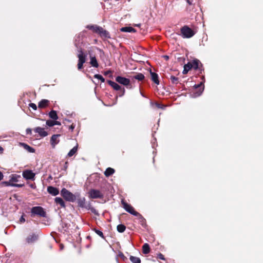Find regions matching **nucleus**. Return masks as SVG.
I'll return each mask as SVG.
<instances>
[{"mask_svg":"<svg viewBox=\"0 0 263 263\" xmlns=\"http://www.w3.org/2000/svg\"><path fill=\"white\" fill-rule=\"evenodd\" d=\"M115 173V170L111 168L108 167L104 172V175L106 177H108L111 175H112Z\"/></svg>","mask_w":263,"mask_h":263,"instance_id":"21","label":"nucleus"},{"mask_svg":"<svg viewBox=\"0 0 263 263\" xmlns=\"http://www.w3.org/2000/svg\"><path fill=\"white\" fill-rule=\"evenodd\" d=\"M20 221L21 222H24L25 220L24 219V218L23 217V216H22L21 218H20Z\"/></svg>","mask_w":263,"mask_h":263,"instance_id":"44","label":"nucleus"},{"mask_svg":"<svg viewBox=\"0 0 263 263\" xmlns=\"http://www.w3.org/2000/svg\"><path fill=\"white\" fill-rule=\"evenodd\" d=\"M49 117L53 119V120H57L58 118L57 112L54 110L51 111L49 114Z\"/></svg>","mask_w":263,"mask_h":263,"instance_id":"28","label":"nucleus"},{"mask_svg":"<svg viewBox=\"0 0 263 263\" xmlns=\"http://www.w3.org/2000/svg\"><path fill=\"white\" fill-rule=\"evenodd\" d=\"M191 63V66H192V68H193L195 69H197L198 68L199 64H200V62L199 60H195Z\"/></svg>","mask_w":263,"mask_h":263,"instance_id":"25","label":"nucleus"},{"mask_svg":"<svg viewBox=\"0 0 263 263\" xmlns=\"http://www.w3.org/2000/svg\"><path fill=\"white\" fill-rule=\"evenodd\" d=\"M90 210L95 214L98 215V213L97 212V210L95 208L91 207L90 208Z\"/></svg>","mask_w":263,"mask_h":263,"instance_id":"37","label":"nucleus"},{"mask_svg":"<svg viewBox=\"0 0 263 263\" xmlns=\"http://www.w3.org/2000/svg\"><path fill=\"white\" fill-rule=\"evenodd\" d=\"M56 203L60 204L62 207H65V203L63 200L60 197H56L55 198Z\"/></svg>","mask_w":263,"mask_h":263,"instance_id":"24","label":"nucleus"},{"mask_svg":"<svg viewBox=\"0 0 263 263\" xmlns=\"http://www.w3.org/2000/svg\"><path fill=\"white\" fill-rule=\"evenodd\" d=\"M3 151V148L0 146V151L2 152Z\"/></svg>","mask_w":263,"mask_h":263,"instance_id":"48","label":"nucleus"},{"mask_svg":"<svg viewBox=\"0 0 263 263\" xmlns=\"http://www.w3.org/2000/svg\"><path fill=\"white\" fill-rule=\"evenodd\" d=\"M156 106L158 108H163V106L162 105H161V104H158V103L156 104Z\"/></svg>","mask_w":263,"mask_h":263,"instance_id":"42","label":"nucleus"},{"mask_svg":"<svg viewBox=\"0 0 263 263\" xmlns=\"http://www.w3.org/2000/svg\"><path fill=\"white\" fill-rule=\"evenodd\" d=\"M30 187H32V188H33L34 187V185L33 184H31L30 185Z\"/></svg>","mask_w":263,"mask_h":263,"instance_id":"49","label":"nucleus"},{"mask_svg":"<svg viewBox=\"0 0 263 263\" xmlns=\"http://www.w3.org/2000/svg\"><path fill=\"white\" fill-rule=\"evenodd\" d=\"M31 216L37 215L40 217H46V212L44 209L41 206H34L31 210Z\"/></svg>","mask_w":263,"mask_h":263,"instance_id":"3","label":"nucleus"},{"mask_svg":"<svg viewBox=\"0 0 263 263\" xmlns=\"http://www.w3.org/2000/svg\"><path fill=\"white\" fill-rule=\"evenodd\" d=\"M12 180H13V181H16V178H15L14 177H12Z\"/></svg>","mask_w":263,"mask_h":263,"instance_id":"47","label":"nucleus"},{"mask_svg":"<svg viewBox=\"0 0 263 263\" xmlns=\"http://www.w3.org/2000/svg\"><path fill=\"white\" fill-rule=\"evenodd\" d=\"M29 107L33 109L34 110H36L37 109V106L34 103H30Z\"/></svg>","mask_w":263,"mask_h":263,"instance_id":"36","label":"nucleus"},{"mask_svg":"<svg viewBox=\"0 0 263 263\" xmlns=\"http://www.w3.org/2000/svg\"><path fill=\"white\" fill-rule=\"evenodd\" d=\"M35 175V173L30 170H26L23 172V177L27 180H34Z\"/></svg>","mask_w":263,"mask_h":263,"instance_id":"8","label":"nucleus"},{"mask_svg":"<svg viewBox=\"0 0 263 263\" xmlns=\"http://www.w3.org/2000/svg\"><path fill=\"white\" fill-rule=\"evenodd\" d=\"M116 81L119 83L125 86L127 88L131 89L132 88L130 83V80L127 78L118 76L116 78Z\"/></svg>","mask_w":263,"mask_h":263,"instance_id":"6","label":"nucleus"},{"mask_svg":"<svg viewBox=\"0 0 263 263\" xmlns=\"http://www.w3.org/2000/svg\"><path fill=\"white\" fill-rule=\"evenodd\" d=\"M3 173L0 171V181L3 179Z\"/></svg>","mask_w":263,"mask_h":263,"instance_id":"43","label":"nucleus"},{"mask_svg":"<svg viewBox=\"0 0 263 263\" xmlns=\"http://www.w3.org/2000/svg\"><path fill=\"white\" fill-rule=\"evenodd\" d=\"M134 78L139 81L142 80L144 78V76L142 73H138L134 76Z\"/></svg>","mask_w":263,"mask_h":263,"instance_id":"31","label":"nucleus"},{"mask_svg":"<svg viewBox=\"0 0 263 263\" xmlns=\"http://www.w3.org/2000/svg\"><path fill=\"white\" fill-rule=\"evenodd\" d=\"M204 89L202 82L200 84L195 85L194 91L191 93V96L192 98L197 97L201 95Z\"/></svg>","mask_w":263,"mask_h":263,"instance_id":"4","label":"nucleus"},{"mask_svg":"<svg viewBox=\"0 0 263 263\" xmlns=\"http://www.w3.org/2000/svg\"><path fill=\"white\" fill-rule=\"evenodd\" d=\"M49 101L46 99L42 100L38 105V107L40 108H44L47 107L49 104Z\"/></svg>","mask_w":263,"mask_h":263,"instance_id":"15","label":"nucleus"},{"mask_svg":"<svg viewBox=\"0 0 263 263\" xmlns=\"http://www.w3.org/2000/svg\"><path fill=\"white\" fill-rule=\"evenodd\" d=\"M78 205L84 208L85 206V199L84 198H80L78 201Z\"/></svg>","mask_w":263,"mask_h":263,"instance_id":"29","label":"nucleus"},{"mask_svg":"<svg viewBox=\"0 0 263 263\" xmlns=\"http://www.w3.org/2000/svg\"><path fill=\"white\" fill-rule=\"evenodd\" d=\"M83 63L81 64V63H79L78 62V68L79 70H81L83 68Z\"/></svg>","mask_w":263,"mask_h":263,"instance_id":"38","label":"nucleus"},{"mask_svg":"<svg viewBox=\"0 0 263 263\" xmlns=\"http://www.w3.org/2000/svg\"><path fill=\"white\" fill-rule=\"evenodd\" d=\"M54 123H55V125H61V123L60 122H58V121H54Z\"/></svg>","mask_w":263,"mask_h":263,"instance_id":"46","label":"nucleus"},{"mask_svg":"<svg viewBox=\"0 0 263 263\" xmlns=\"http://www.w3.org/2000/svg\"><path fill=\"white\" fill-rule=\"evenodd\" d=\"M78 151V144L76 146L73 147L68 153L67 156L69 157H71L73 156Z\"/></svg>","mask_w":263,"mask_h":263,"instance_id":"20","label":"nucleus"},{"mask_svg":"<svg viewBox=\"0 0 263 263\" xmlns=\"http://www.w3.org/2000/svg\"><path fill=\"white\" fill-rule=\"evenodd\" d=\"M60 136V135H53L50 140L51 144L53 148H54L55 145L59 142V140L58 139L59 137Z\"/></svg>","mask_w":263,"mask_h":263,"instance_id":"12","label":"nucleus"},{"mask_svg":"<svg viewBox=\"0 0 263 263\" xmlns=\"http://www.w3.org/2000/svg\"><path fill=\"white\" fill-rule=\"evenodd\" d=\"M24 185L22 184H12V186H16V187H22Z\"/></svg>","mask_w":263,"mask_h":263,"instance_id":"39","label":"nucleus"},{"mask_svg":"<svg viewBox=\"0 0 263 263\" xmlns=\"http://www.w3.org/2000/svg\"><path fill=\"white\" fill-rule=\"evenodd\" d=\"M108 83L115 89L116 90H120L121 89V87L119 85H118L117 83L111 81H108Z\"/></svg>","mask_w":263,"mask_h":263,"instance_id":"19","label":"nucleus"},{"mask_svg":"<svg viewBox=\"0 0 263 263\" xmlns=\"http://www.w3.org/2000/svg\"><path fill=\"white\" fill-rule=\"evenodd\" d=\"M61 194L68 201L73 202L76 200V196L65 188L61 190Z\"/></svg>","mask_w":263,"mask_h":263,"instance_id":"2","label":"nucleus"},{"mask_svg":"<svg viewBox=\"0 0 263 263\" xmlns=\"http://www.w3.org/2000/svg\"><path fill=\"white\" fill-rule=\"evenodd\" d=\"M86 28L99 34L102 37L110 38L109 32L101 27L96 25H89L86 26Z\"/></svg>","mask_w":263,"mask_h":263,"instance_id":"1","label":"nucleus"},{"mask_svg":"<svg viewBox=\"0 0 263 263\" xmlns=\"http://www.w3.org/2000/svg\"><path fill=\"white\" fill-rule=\"evenodd\" d=\"M121 31L125 32H135L136 30L132 27H124L120 29Z\"/></svg>","mask_w":263,"mask_h":263,"instance_id":"17","label":"nucleus"},{"mask_svg":"<svg viewBox=\"0 0 263 263\" xmlns=\"http://www.w3.org/2000/svg\"><path fill=\"white\" fill-rule=\"evenodd\" d=\"M181 32L184 38H190L195 34L193 31L187 26H184L181 29Z\"/></svg>","mask_w":263,"mask_h":263,"instance_id":"5","label":"nucleus"},{"mask_svg":"<svg viewBox=\"0 0 263 263\" xmlns=\"http://www.w3.org/2000/svg\"><path fill=\"white\" fill-rule=\"evenodd\" d=\"M21 144L28 152H29L30 153H34V152L35 151H34V148L30 147L29 145H28L25 143H21Z\"/></svg>","mask_w":263,"mask_h":263,"instance_id":"22","label":"nucleus"},{"mask_svg":"<svg viewBox=\"0 0 263 263\" xmlns=\"http://www.w3.org/2000/svg\"><path fill=\"white\" fill-rule=\"evenodd\" d=\"M187 3H189L190 4H191V3L189 2V0H187Z\"/></svg>","mask_w":263,"mask_h":263,"instance_id":"50","label":"nucleus"},{"mask_svg":"<svg viewBox=\"0 0 263 263\" xmlns=\"http://www.w3.org/2000/svg\"><path fill=\"white\" fill-rule=\"evenodd\" d=\"M130 260L132 263H140L141 260L139 257L130 256L129 257Z\"/></svg>","mask_w":263,"mask_h":263,"instance_id":"27","label":"nucleus"},{"mask_svg":"<svg viewBox=\"0 0 263 263\" xmlns=\"http://www.w3.org/2000/svg\"><path fill=\"white\" fill-rule=\"evenodd\" d=\"M158 257L161 259H162V260L164 259V256H163V255L162 254H159L158 255Z\"/></svg>","mask_w":263,"mask_h":263,"instance_id":"40","label":"nucleus"},{"mask_svg":"<svg viewBox=\"0 0 263 263\" xmlns=\"http://www.w3.org/2000/svg\"><path fill=\"white\" fill-rule=\"evenodd\" d=\"M143 253L145 254H148L149 252L150 248L148 244L144 243L142 247Z\"/></svg>","mask_w":263,"mask_h":263,"instance_id":"23","label":"nucleus"},{"mask_svg":"<svg viewBox=\"0 0 263 263\" xmlns=\"http://www.w3.org/2000/svg\"><path fill=\"white\" fill-rule=\"evenodd\" d=\"M47 191L49 193L53 196L57 195L59 193L58 189L53 186H48L47 188Z\"/></svg>","mask_w":263,"mask_h":263,"instance_id":"14","label":"nucleus"},{"mask_svg":"<svg viewBox=\"0 0 263 263\" xmlns=\"http://www.w3.org/2000/svg\"><path fill=\"white\" fill-rule=\"evenodd\" d=\"M90 64H91V65L93 67L98 68L99 66V64L96 57L90 55Z\"/></svg>","mask_w":263,"mask_h":263,"instance_id":"16","label":"nucleus"},{"mask_svg":"<svg viewBox=\"0 0 263 263\" xmlns=\"http://www.w3.org/2000/svg\"><path fill=\"white\" fill-rule=\"evenodd\" d=\"M122 204L124 209L128 213L135 216H137L139 215V213L135 211L134 208L130 205L128 204L124 201H122Z\"/></svg>","mask_w":263,"mask_h":263,"instance_id":"7","label":"nucleus"},{"mask_svg":"<svg viewBox=\"0 0 263 263\" xmlns=\"http://www.w3.org/2000/svg\"><path fill=\"white\" fill-rule=\"evenodd\" d=\"M94 77L96 79H98L100 80H101V81L102 82H104L105 81V79L103 78V77L100 75V74H96L94 76Z\"/></svg>","mask_w":263,"mask_h":263,"instance_id":"32","label":"nucleus"},{"mask_svg":"<svg viewBox=\"0 0 263 263\" xmlns=\"http://www.w3.org/2000/svg\"><path fill=\"white\" fill-rule=\"evenodd\" d=\"M26 133L27 134H31V129L30 128H27L26 129Z\"/></svg>","mask_w":263,"mask_h":263,"instance_id":"41","label":"nucleus"},{"mask_svg":"<svg viewBox=\"0 0 263 263\" xmlns=\"http://www.w3.org/2000/svg\"><path fill=\"white\" fill-rule=\"evenodd\" d=\"M125 230V226L123 224H119L117 226V230L119 232L122 233Z\"/></svg>","mask_w":263,"mask_h":263,"instance_id":"30","label":"nucleus"},{"mask_svg":"<svg viewBox=\"0 0 263 263\" xmlns=\"http://www.w3.org/2000/svg\"><path fill=\"white\" fill-rule=\"evenodd\" d=\"M94 231L99 236L102 238H104L103 234L101 231L97 229H94Z\"/></svg>","mask_w":263,"mask_h":263,"instance_id":"35","label":"nucleus"},{"mask_svg":"<svg viewBox=\"0 0 263 263\" xmlns=\"http://www.w3.org/2000/svg\"><path fill=\"white\" fill-rule=\"evenodd\" d=\"M46 124L49 126H53V125H55V123H54V121H51V120H47L46 121Z\"/></svg>","mask_w":263,"mask_h":263,"instance_id":"34","label":"nucleus"},{"mask_svg":"<svg viewBox=\"0 0 263 263\" xmlns=\"http://www.w3.org/2000/svg\"><path fill=\"white\" fill-rule=\"evenodd\" d=\"M78 57L79 58V63H81V64L85 63L86 56L84 54L81 49L78 50Z\"/></svg>","mask_w":263,"mask_h":263,"instance_id":"10","label":"nucleus"},{"mask_svg":"<svg viewBox=\"0 0 263 263\" xmlns=\"http://www.w3.org/2000/svg\"><path fill=\"white\" fill-rule=\"evenodd\" d=\"M124 93H125V89H124V88H123V89H122V93L121 95H120V96L121 97V96H123Z\"/></svg>","mask_w":263,"mask_h":263,"instance_id":"45","label":"nucleus"},{"mask_svg":"<svg viewBox=\"0 0 263 263\" xmlns=\"http://www.w3.org/2000/svg\"><path fill=\"white\" fill-rule=\"evenodd\" d=\"M38 238V236L35 234L29 235L26 238L28 243H32L35 241Z\"/></svg>","mask_w":263,"mask_h":263,"instance_id":"13","label":"nucleus"},{"mask_svg":"<svg viewBox=\"0 0 263 263\" xmlns=\"http://www.w3.org/2000/svg\"><path fill=\"white\" fill-rule=\"evenodd\" d=\"M34 130L35 133H38L41 137H44L48 135L47 132L43 128L37 127L34 128Z\"/></svg>","mask_w":263,"mask_h":263,"instance_id":"11","label":"nucleus"},{"mask_svg":"<svg viewBox=\"0 0 263 263\" xmlns=\"http://www.w3.org/2000/svg\"><path fill=\"white\" fill-rule=\"evenodd\" d=\"M170 79L173 83L177 84L178 81V79L175 76H171Z\"/></svg>","mask_w":263,"mask_h":263,"instance_id":"33","label":"nucleus"},{"mask_svg":"<svg viewBox=\"0 0 263 263\" xmlns=\"http://www.w3.org/2000/svg\"><path fill=\"white\" fill-rule=\"evenodd\" d=\"M192 68V66H191V63H188L184 66V69L183 70V73L186 74L188 72V71Z\"/></svg>","mask_w":263,"mask_h":263,"instance_id":"26","label":"nucleus"},{"mask_svg":"<svg viewBox=\"0 0 263 263\" xmlns=\"http://www.w3.org/2000/svg\"><path fill=\"white\" fill-rule=\"evenodd\" d=\"M89 196L91 198H101L103 195L101 193L97 190H91L89 192Z\"/></svg>","mask_w":263,"mask_h":263,"instance_id":"9","label":"nucleus"},{"mask_svg":"<svg viewBox=\"0 0 263 263\" xmlns=\"http://www.w3.org/2000/svg\"><path fill=\"white\" fill-rule=\"evenodd\" d=\"M151 76L153 81L156 84H159V81L158 74L155 72H151Z\"/></svg>","mask_w":263,"mask_h":263,"instance_id":"18","label":"nucleus"}]
</instances>
